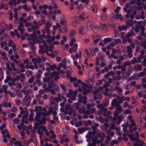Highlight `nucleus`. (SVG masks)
I'll return each instance as SVG.
<instances>
[{
	"instance_id": "ddd939ff",
	"label": "nucleus",
	"mask_w": 146,
	"mask_h": 146,
	"mask_svg": "<svg viewBox=\"0 0 146 146\" xmlns=\"http://www.w3.org/2000/svg\"><path fill=\"white\" fill-rule=\"evenodd\" d=\"M133 69L135 72L141 71L142 69V66L141 65L138 64L137 66L135 65L133 67Z\"/></svg>"
},
{
	"instance_id": "de8ad7c7",
	"label": "nucleus",
	"mask_w": 146,
	"mask_h": 146,
	"mask_svg": "<svg viewBox=\"0 0 146 146\" xmlns=\"http://www.w3.org/2000/svg\"><path fill=\"white\" fill-rule=\"evenodd\" d=\"M95 88V90H96L98 93L100 92L103 90V88L102 86H101L98 88Z\"/></svg>"
},
{
	"instance_id": "a19ab883",
	"label": "nucleus",
	"mask_w": 146,
	"mask_h": 146,
	"mask_svg": "<svg viewBox=\"0 0 146 146\" xmlns=\"http://www.w3.org/2000/svg\"><path fill=\"white\" fill-rule=\"evenodd\" d=\"M133 60H131V64H134L135 63H138V62H137V59L135 57H133Z\"/></svg>"
},
{
	"instance_id": "412c9836",
	"label": "nucleus",
	"mask_w": 146,
	"mask_h": 146,
	"mask_svg": "<svg viewBox=\"0 0 146 146\" xmlns=\"http://www.w3.org/2000/svg\"><path fill=\"white\" fill-rule=\"evenodd\" d=\"M87 130V128L84 127H82L81 128L78 129V131L80 133H82L85 131Z\"/></svg>"
},
{
	"instance_id": "6ab92c4d",
	"label": "nucleus",
	"mask_w": 146,
	"mask_h": 146,
	"mask_svg": "<svg viewBox=\"0 0 146 146\" xmlns=\"http://www.w3.org/2000/svg\"><path fill=\"white\" fill-rule=\"evenodd\" d=\"M23 9H25L26 11H31V7H27V4H25L23 6Z\"/></svg>"
},
{
	"instance_id": "b1692460",
	"label": "nucleus",
	"mask_w": 146,
	"mask_h": 146,
	"mask_svg": "<svg viewBox=\"0 0 146 146\" xmlns=\"http://www.w3.org/2000/svg\"><path fill=\"white\" fill-rule=\"evenodd\" d=\"M8 86L5 85H3L2 86V89L4 90V92L5 94H7L8 93H9V91H8L7 90Z\"/></svg>"
},
{
	"instance_id": "ea45409f",
	"label": "nucleus",
	"mask_w": 146,
	"mask_h": 146,
	"mask_svg": "<svg viewBox=\"0 0 146 146\" xmlns=\"http://www.w3.org/2000/svg\"><path fill=\"white\" fill-rule=\"evenodd\" d=\"M6 67L7 68L8 70L10 72L12 71V68L10 67V64L8 63H6Z\"/></svg>"
},
{
	"instance_id": "37998d69",
	"label": "nucleus",
	"mask_w": 146,
	"mask_h": 146,
	"mask_svg": "<svg viewBox=\"0 0 146 146\" xmlns=\"http://www.w3.org/2000/svg\"><path fill=\"white\" fill-rule=\"evenodd\" d=\"M115 130L116 133L117 135L119 136H121L122 135V133L120 132V129L118 128H116Z\"/></svg>"
},
{
	"instance_id": "1a4fd4ad",
	"label": "nucleus",
	"mask_w": 146,
	"mask_h": 146,
	"mask_svg": "<svg viewBox=\"0 0 146 146\" xmlns=\"http://www.w3.org/2000/svg\"><path fill=\"white\" fill-rule=\"evenodd\" d=\"M135 141V142L134 143V145L135 146H143L144 144L143 141H141L137 139V140Z\"/></svg>"
},
{
	"instance_id": "864d4df0",
	"label": "nucleus",
	"mask_w": 146,
	"mask_h": 146,
	"mask_svg": "<svg viewBox=\"0 0 146 146\" xmlns=\"http://www.w3.org/2000/svg\"><path fill=\"white\" fill-rule=\"evenodd\" d=\"M114 41L116 44H118V43H120L121 42V40L119 38L117 39H115L114 40Z\"/></svg>"
},
{
	"instance_id": "4468645a",
	"label": "nucleus",
	"mask_w": 146,
	"mask_h": 146,
	"mask_svg": "<svg viewBox=\"0 0 146 146\" xmlns=\"http://www.w3.org/2000/svg\"><path fill=\"white\" fill-rule=\"evenodd\" d=\"M93 22L91 21H88L87 23V27L88 29H92L93 26Z\"/></svg>"
},
{
	"instance_id": "f3484780",
	"label": "nucleus",
	"mask_w": 146,
	"mask_h": 146,
	"mask_svg": "<svg viewBox=\"0 0 146 146\" xmlns=\"http://www.w3.org/2000/svg\"><path fill=\"white\" fill-rule=\"evenodd\" d=\"M9 39V37L6 34H5L3 36L1 37L0 40L2 41L4 40H8Z\"/></svg>"
},
{
	"instance_id": "c85d7f7f",
	"label": "nucleus",
	"mask_w": 146,
	"mask_h": 146,
	"mask_svg": "<svg viewBox=\"0 0 146 146\" xmlns=\"http://www.w3.org/2000/svg\"><path fill=\"white\" fill-rule=\"evenodd\" d=\"M60 24L62 25H65L66 24V20L63 17L60 21Z\"/></svg>"
},
{
	"instance_id": "f03ea898",
	"label": "nucleus",
	"mask_w": 146,
	"mask_h": 146,
	"mask_svg": "<svg viewBox=\"0 0 146 146\" xmlns=\"http://www.w3.org/2000/svg\"><path fill=\"white\" fill-rule=\"evenodd\" d=\"M31 101V98L29 94H27L25 96L24 99L23 100L22 104L23 105L28 106L29 105Z\"/></svg>"
},
{
	"instance_id": "f704fd0d",
	"label": "nucleus",
	"mask_w": 146,
	"mask_h": 146,
	"mask_svg": "<svg viewBox=\"0 0 146 146\" xmlns=\"http://www.w3.org/2000/svg\"><path fill=\"white\" fill-rule=\"evenodd\" d=\"M41 116V115L40 113H37L36 114V117L35 118V120L36 122H37L38 121L39 119Z\"/></svg>"
},
{
	"instance_id": "2f4dec72",
	"label": "nucleus",
	"mask_w": 146,
	"mask_h": 146,
	"mask_svg": "<svg viewBox=\"0 0 146 146\" xmlns=\"http://www.w3.org/2000/svg\"><path fill=\"white\" fill-rule=\"evenodd\" d=\"M35 58H33L32 59V61L34 63V66L35 68L36 69H38V63L35 61Z\"/></svg>"
},
{
	"instance_id": "dca6fc26",
	"label": "nucleus",
	"mask_w": 146,
	"mask_h": 146,
	"mask_svg": "<svg viewBox=\"0 0 146 146\" xmlns=\"http://www.w3.org/2000/svg\"><path fill=\"white\" fill-rule=\"evenodd\" d=\"M135 35V33L133 31H129L125 36V38H128L131 36H134Z\"/></svg>"
},
{
	"instance_id": "39448f33",
	"label": "nucleus",
	"mask_w": 146,
	"mask_h": 146,
	"mask_svg": "<svg viewBox=\"0 0 146 146\" xmlns=\"http://www.w3.org/2000/svg\"><path fill=\"white\" fill-rule=\"evenodd\" d=\"M70 97L72 100H74L76 99V96L77 91L76 90L73 91L72 90H69Z\"/></svg>"
},
{
	"instance_id": "bf43d9fd",
	"label": "nucleus",
	"mask_w": 146,
	"mask_h": 146,
	"mask_svg": "<svg viewBox=\"0 0 146 146\" xmlns=\"http://www.w3.org/2000/svg\"><path fill=\"white\" fill-rule=\"evenodd\" d=\"M145 30V28L144 27H142V29H141V35L143 36L145 35L144 34V31Z\"/></svg>"
},
{
	"instance_id": "9b49d317",
	"label": "nucleus",
	"mask_w": 146,
	"mask_h": 146,
	"mask_svg": "<svg viewBox=\"0 0 146 146\" xmlns=\"http://www.w3.org/2000/svg\"><path fill=\"white\" fill-rule=\"evenodd\" d=\"M106 135L103 132H99L97 133V136L100 138L101 139H103L106 137Z\"/></svg>"
},
{
	"instance_id": "3c124183",
	"label": "nucleus",
	"mask_w": 146,
	"mask_h": 146,
	"mask_svg": "<svg viewBox=\"0 0 146 146\" xmlns=\"http://www.w3.org/2000/svg\"><path fill=\"white\" fill-rule=\"evenodd\" d=\"M131 64V63L130 61H125L123 64V65L126 67L127 65H130Z\"/></svg>"
},
{
	"instance_id": "69168bd1",
	"label": "nucleus",
	"mask_w": 146,
	"mask_h": 146,
	"mask_svg": "<svg viewBox=\"0 0 146 146\" xmlns=\"http://www.w3.org/2000/svg\"><path fill=\"white\" fill-rule=\"evenodd\" d=\"M75 34V31L74 30H71L70 31V35L72 37L74 36Z\"/></svg>"
},
{
	"instance_id": "c03bdc74",
	"label": "nucleus",
	"mask_w": 146,
	"mask_h": 146,
	"mask_svg": "<svg viewBox=\"0 0 146 146\" xmlns=\"http://www.w3.org/2000/svg\"><path fill=\"white\" fill-rule=\"evenodd\" d=\"M92 8L93 11L96 13L98 11V8L96 5H93L92 6Z\"/></svg>"
},
{
	"instance_id": "774afa93",
	"label": "nucleus",
	"mask_w": 146,
	"mask_h": 146,
	"mask_svg": "<svg viewBox=\"0 0 146 146\" xmlns=\"http://www.w3.org/2000/svg\"><path fill=\"white\" fill-rule=\"evenodd\" d=\"M45 24L46 25L45 28H46L47 29H49L50 26L51 25V24L48 23H46Z\"/></svg>"
},
{
	"instance_id": "79ce46f5",
	"label": "nucleus",
	"mask_w": 146,
	"mask_h": 146,
	"mask_svg": "<svg viewBox=\"0 0 146 146\" xmlns=\"http://www.w3.org/2000/svg\"><path fill=\"white\" fill-rule=\"evenodd\" d=\"M82 125V123L81 121H79L78 122L75 123V126L76 127L81 126Z\"/></svg>"
},
{
	"instance_id": "20e7f679",
	"label": "nucleus",
	"mask_w": 146,
	"mask_h": 146,
	"mask_svg": "<svg viewBox=\"0 0 146 146\" xmlns=\"http://www.w3.org/2000/svg\"><path fill=\"white\" fill-rule=\"evenodd\" d=\"M142 27H144L142 25L141 22L140 21H138L136 22V24L133 28V29L136 32L138 33L140 31V29H142Z\"/></svg>"
},
{
	"instance_id": "393cba45",
	"label": "nucleus",
	"mask_w": 146,
	"mask_h": 146,
	"mask_svg": "<svg viewBox=\"0 0 146 146\" xmlns=\"http://www.w3.org/2000/svg\"><path fill=\"white\" fill-rule=\"evenodd\" d=\"M90 90L89 89L86 88H83V91L82 94L83 95H86L88 93H89Z\"/></svg>"
},
{
	"instance_id": "58836bf2",
	"label": "nucleus",
	"mask_w": 146,
	"mask_h": 146,
	"mask_svg": "<svg viewBox=\"0 0 146 146\" xmlns=\"http://www.w3.org/2000/svg\"><path fill=\"white\" fill-rule=\"evenodd\" d=\"M111 138L110 136L107 135L106 137V139L105 140V142L106 144H108L109 141L111 140Z\"/></svg>"
},
{
	"instance_id": "49530a36",
	"label": "nucleus",
	"mask_w": 146,
	"mask_h": 146,
	"mask_svg": "<svg viewBox=\"0 0 146 146\" xmlns=\"http://www.w3.org/2000/svg\"><path fill=\"white\" fill-rule=\"evenodd\" d=\"M20 121V119L18 118H15L13 119L14 123L16 125L19 123Z\"/></svg>"
},
{
	"instance_id": "423d86ee",
	"label": "nucleus",
	"mask_w": 146,
	"mask_h": 146,
	"mask_svg": "<svg viewBox=\"0 0 146 146\" xmlns=\"http://www.w3.org/2000/svg\"><path fill=\"white\" fill-rule=\"evenodd\" d=\"M97 107L100 109V111L98 112L99 114H101L104 111H106V110H108L107 108H104V106L102 104H97L96 105Z\"/></svg>"
},
{
	"instance_id": "cd10ccee",
	"label": "nucleus",
	"mask_w": 146,
	"mask_h": 146,
	"mask_svg": "<svg viewBox=\"0 0 146 146\" xmlns=\"http://www.w3.org/2000/svg\"><path fill=\"white\" fill-rule=\"evenodd\" d=\"M85 110L86 108L82 106L80 108L79 110L78 111L80 113H85Z\"/></svg>"
},
{
	"instance_id": "e2e57ef3",
	"label": "nucleus",
	"mask_w": 146,
	"mask_h": 146,
	"mask_svg": "<svg viewBox=\"0 0 146 146\" xmlns=\"http://www.w3.org/2000/svg\"><path fill=\"white\" fill-rule=\"evenodd\" d=\"M115 89L116 90H118L120 92H122V90L121 88L119 87L116 86L115 87Z\"/></svg>"
},
{
	"instance_id": "c756f323",
	"label": "nucleus",
	"mask_w": 146,
	"mask_h": 146,
	"mask_svg": "<svg viewBox=\"0 0 146 146\" xmlns=\"http://www.w3.org/2000/svg\"><path fill=\"white\" fill-rule=\"evenodd\" d=\"M113 39L111 38H105L104 40V42L105 44H106L108 42H110Z\"/></svg>"
},
{
	"instance_id": "bb28decb",
	"label": "nucleus",
	"mask_w": 146,
	"mask_h": 146,
	"mask_svg": "<svg viewBox=\"0 0 146 146\" xmlns=\"http://www.w3.org/2000/svg\"><path fill=\"white\" fill-rule=\"evenodd\" d=\"M127 135L131 141H135L137 140V138L135 137H134L133 134L130 135L128 133Z\"/></svg>"
},
{
	"instance_id": "e433bc0d",
	"label": "nucleus",
	"mask_w": 146,
	"mask_h": 146,
	"mask_svg": "<svg viewBox=\"0 0 146 146\" xmlns=\"http://www.w3.org/2000/svg\"><path fill=\"white\" fill-rule=\"evenodd\" d=\"M69 80L70 82L71 83H73L74 82L76 81L77 79L76 77H70L69 78Z\"/></svg>"
},
{
	"instance_id": "603ef678",
	"label": "nucleus",
	"mask_w": 146,
	"mask_h": 146,
	"mask_svg": "<svg viewBox=\"0 0 146 146\" xmlns=\"http://www.w3.org/2000/svg\"><path fill=\"white\" fill-rule=\"evenodd\" d=\"M138 75L139 77H142L145 76L146 75V73L144 71H143L142 72H140Z\"/></svg>"
},
{
	"instance_id": "052dcab7",
	"label": "nucleus",
	"mask_w": 146,
	"mask_h": 146,
	"mask_svg": "<svg viewBox=\"0 0 146 146\" xmlns=\"http://www.w3.org/2000/svg\"><path fill=\"white\" fill-rule=\"evenodd\" d=\"M8 40H9L8 46L9 47H11L12 46V45L13 44V41L12 40L10 39V38Z\"/></svg>"
},
{
	"instance_id": "a878e982",
	"label": "nucleus",
	"mask_w": 146,
	"mask_h": 146,
	"mask_svg": "<svg viewBox=\"0 0 146 146\" xmlns=\"http://www.w3.org/2000/svg\"><path fill=\"white\" fill-rule=\"evenodd\" d=\"M18 73L20 74V81L21 82H23L25 79V75L22 73H20L19 72H18Z\"/></svg>"
},
{
	"instance_id": "8fccbe9b",
	"label": "nucleus",
	"mask_w": 146,
	"mask_h": 146,
	"mask_svg": "<svg viewBox=\"0 0 146 146\" xmlns=\"http://www.w3.org/2000/svg\"><path fill=\"white\" fill-rule=\"evenodd\" d=\"M85 57L86 58H88L89 57V54L88 52V50L86 49L85 50Z\"/></svg>"
},
{
	"instance_id": "9d476101",
	"label": "nucleus",
	"mask_w": 146,
	"mask_h": 146,
	"mask_svg": "<svg viewBox=\"0 0 146 146\" xmlns=\"http://www.w3.org/2000/svg\"><path fill=\"white\" fill-rule=\"evenodd\" d=\"M24 27V26L23 24L22 23H21L17 27L18 30L20 31L21 33L22 34H23L25 31V30L23 28Z\"/></svg>"
},
{
	"instance_id": "c9c22d12",
	"label": "nucleus",
	"mask_w": 146,
	"mask_h": 146,
	"mask_svg": "<svg viewBox=\"0 0 146 146\" xmlns=\"http://www.w3.org/2000/svg\"><path fill=\"white\" fill-rule=\"evenodd\" d=\"M116 128L118 127H116V126L115 123H112L111 124L110 126V129L113 130H116Z\"/></svg>"
},
{
	"instance_id": "aec40b11",
	"label": "nucleus",
	"mask_w": 146,
	"mask_h": 146,
	"mask_svg": "<svg viewBox=\"0 0 146 146\" xmlns=\"http://www.w3.org/2000/svg\"><path fill=\"white\" fill-rule=\"evenodd\" d=\"M29 111L30 112V113L29 115V120L31 121H33V116L34 115V113H33V110L32 109H30Z\"/></svg>"
},
{
	"instance_id": "5701e85b",
	"label": "nucleus",
	"mask_w": 146,
	"mask_h": 146,
	"mask_svg": "<svg viewBox=\"0 0 146 146\" xmlns=\"http://www.w3.org/2000/svg\"><path fill=\"white\" fill-rule=\"evenodd\" d=\"M119 59L122 61L127 58V54H123L122 55L119 56Z\"/></svg>"
},
{
	"instance_id": "5fc2aeb1",
	"label": "nucleus",
	"mask_w": 146,
	"mask_h": 146,
	"mask_svg": "<svg viewBox=\"0 0 146 146\" xmlns=\"http://www.w3.org/2000/svg\"><path fill=\"white\" fill-rule=\"evenodd\" d=\"M93 31L95 33L97 32L99 30V28L98 27H94L92 29Z\"/></svg>"
},
{
	"instance_id": "473e14b6",
	"label": "nucleus",
	"mask_w": 146,
	"mask_h": 146,
	"mask_svg": "<svg viewBox=\"0 0 146 146\" xmlns=\"http://www.w3.org/2000/svg\"><path fill=\"white\" fill-rule=\"evenodd\" d=\"M121 117H123V116L121 115L120 116L118 115L117 116H114L113 117V119H114L115 121H116V118L117 117L118 121H121L122 120Z\"/></svg>"
},
{
	"instance_id": "4c0bfd02",
	"label": "nucleus",
	"mask_w": 146,
	"mask_h": 146,
	"mask_svg": "<svg viewBox=\"0 0 146 146\" xmlns=\"http://www.w3.org/2000/svg\"><path fill=\"white\" fill-rule=\"evenodd\" d=\"M3 106L5 107L6 108L7 107H11V104L10 102L9 103H6L5 102L3 104Z\"/></svg>"
},
{
	"instance_id": "2eb2a0df",
	"label": "nucleus",
	"mask_w": 146,
	"mask_h": 146,
	"mask_svg": "<svg viewBox=\"0 0 146 146\" xmlns=\"http://www.w3.org/2000/svg\"><path fill=\"white\" fill-rule=\"evenodd\" d=\"M68 30L67 27L66 26H65L64 27L59 29L58 31L60 32L65 34L67 33Z\"/></svg>"
},
{
	"instance_id": "72a5a7b5",
	"label": "nucleus",
	"mask_w": 146,
	"mask_h": 146,
	"mask_svg": "<svg viewBox=\"0 0 146 146\" xmlns=\"http://www.w3.org/2000/svg\"><path fill=\"white\" fill-rule=\"evenodd\" d=\"M16 140V139L14 137H12L11 139H9L10 145H13L14 144V142Z\"/></svg>"
},
{
	"instance_id": "4d7b16f0",
	"label": "nucleus",
	"mask_w": 146,
	"mask_h": 146,
	"mask_svg": "<svg viewBox=\"0 0 146 146\" xmlns=\"http://www.w3.org/2000/svg\"><path fill=\"white\" fill-rule=\"evenodd\" d=\"M100 27L103 30H105L107 28V26L102 24L100 25Z\"/></svg>"
},
{
	"instance_id": "f257e3e1",
	"label": "nucleus",
	"mask_w": 146,
	"mask_h": 146,
	"mask_svg": "<svg viewBox=\"0 0 146 146\" xmlns=\"http://www.w3.org/2000/svg\"><path fill=\"white\" fill-rule=\"evenodd\" d=\"M61 107L60 109L61 111L64 112L66 115L68 114V111H73V108L71 107V105L70 104H65L64 106H63V107Z\"/></svg>"
},
{
	"instance_id": "6e6552de",
	"label": "nucleus",
	"mask_w": 146,
	"mask_h": 146,
	"mask_svg": "<svg viewBox=\"0 0 146 146\" xmlns=\"http://www.w3.org/2000/svg\"><path fill=\"white\" fill-rule=\"evenodd\" d=\"M126 48L128 56L129 58H131L133 56V54L132 53V51L131 48L130 46H127Z\"/></svg>"
},
{
	"instance_id": "6e6d98bb",
	"label": "nucleus",
	"mask_w": 146,
	"mask_h": 146,
	"mask_svg": "<svg viewBox=\"0 0 146 146\" xmlns=\"http://www.w3.org/2000/svg\"><path fill=\"white\" fill-rule=\"evenodd\" d=\"M82 103V102H78L76 103V105L75 106V108H76L78 110V109L80 108V106L81 105V103Z\"/></svg>"
},
{
	"instance_id": "13d9d810",
	"label": "nucleus",
	"mask_w": 146,
	"mask_h": 146,
	"mask_svg": "<svg viewBox=\"0 0 146 146\" xmlns=\"http://www.w3.org/2000/svg\"><path fill=\"white\" fill-rule=\"evenodd\" d=\"M33 72L30 70H27L26 72V74L27 76H30L32 75Z\"/></svg>"
},
{
	"instance_id": "a18cd8bd",
	"label": "nucleus",
	"mask_w": 146,
	"mask_h": 146,
	"mask_svg": "<svg viewBox=\"0 0 146 146\" xmlns=\"http://www.w3.org/2000/svg\"><path fill=\"white\" fill-rule=\"evenodd\" d=\"M42 120H40L39 121L40 123L41 124H44L45 123L46 121V118L44 117H42Z\"/></svg>"
},
{
	"instance_id": "338daca9",
	"label": "nucleus",
	"mask_w": 146,
	"mask_h": 146,
	"mask_svg": "<svg viewBox=\"0 0 146 146\" xmlns=\"http://www.w3.org/2000/svg\"><path fill=\"white\" fill-rule=\"evenodd\" d=\"M34 80V77L33 76H32L31 78L29 79L28 80V82L30 83H32Z\"/></svg>"
},
{
	"instance_id": "a211bd4d",
	"label": "nucleus",
	"mask_w": 146,
	"mask_h": 146,
	"mask_svg": "<svg viewBox=\"0 0 146 146\" xmlns=\"http://www.w3.org/2000/svg\"><path fill=\"white\" fill-rule=\"evenodd\" d=\"M79 33L81 35H83L86 33V32L85 31L84 28L82 27H80L79 29Z\"/></svg>"
},
{
	"instance_id": "680f3d73",
	"label": "nucleus",
	"mask_w": 146,
	"mask_h": 146,
	"mask_svg": "<svg viewBox=\"0 0 146 146\" xmlns=\"http://www.w3.org/2000/svg\"><path fill=\"white\" fill-rule=\"evenodd\" d=\"M101 18L102 20L105 21L106 19V16L105 14H103L101 16Z\"/></svg>"
},
{
	"instance_id": "09e8293b",
	"label": "nucleus",
	"mask_w": 146,
	"mask_h": 146,
	"mask_svg": "<svg viewBox=\"0 0 146 146\" xmlns=\"http://www.w3.org/2000/svg\"><path fill=\"white\" fill-rule=\"evenodd\" d=\"M28 116V113H26L23 116V118L21 119V121L22 122H24V119L26 118Z\"/></svg>"
},
{
	"instance_id": "4be33fe9",
	"label": "nucleus",
	"mask_w": 146,
	"mask_h": 146,
	"mask_svg": "<svg viewBox=\"0 0 146 146\" xmlns=\"http://www.w3.org/2000/svg\"><path fill=\"white\" fill-rule=\"evenodd\" d=\"M62 99H63V102H61L60 103V106L63 107V106H64L65 104H66V103L67 102V99H66V98L65 97H64V96L62 97Z\"/></svg>"
},
{
	"instance_id": "0e129e2a",
	"label": "nucleus",
	"mask_w": 146,
	"mask_h": 146,
	"mask_svg": "<svg viewBox=\"0 0 146 146\" xmlns=\"http://www.w3.org/2000/svg\"><path fill=\"white\" fill-rule=\"evenodd\" d=\"M31 27L32 28V29L33 30V31H35V29H38L39 28V26H34V25H32L31 26Z\"/></svg>"
},
{
	"instance_id": "7ed1b4c3",
	"label": "nucleus",
	"mask_w": 146,
	"mask_h": 146,
	"mask_svg": "<svg viewBox=\"0 0 146 146\" xmlns=\"http://www.w3.org/2000/svg\"><path fill=\"white\" fill-rule=\"evenodd\" d=\"M78 102H82L84 104H85L87 102V97L86 96H82L81 94L80 93L78 95Z\"/></svg>"
},
{
	"instance_id": "0eeeda50",
	"label": "nucleus",
	"mask_w": 146,
	"mask_h": 146,
	"mask_svg": "<svg viewBox=\"0 0 146 146\" xmlns=\"http://www.w3.org/2000/svg\"><path fill=\"white\" fill-rule=\"evenodd\" d=\"M122 111V108L121 106L116 107L115 110L114 112V115L115 116H117L121 113Z\"/></svg>"
},
{
	"instance_id": "7c9ffc66",
	"label": "nucleus",
	"mask_w": 146,
	"mask_h": 146,
	"mask_svg": "<svg viewBox=\"0 0 146 146\" xmlns=\"http://www.w3.org/2000/svg\"><path fill=\"white\" fill-rule=\"evenodd\" d=\"M115 16L116 17V19L117 20H118V19H119L120 20H122L123 19L122 15L121 14H115Z\"/></svg>"
},
{
	"instance_id": "f8f14e48",
	"label": "nucleus",
	"mask_w": 146,
	"mask_h": 146,
	"mask_svg": "<svg viewBox=\"0 0 146 146\" xmlns=\"http://www.w3.org/2000/svg\"><path fill=\"white\" fill-rule=\"evenodd\" d=\"M111 105L113 107H114L116 106V107H117L120 106L119 104L117 102L116 99L114 98L113 99L112 102L111 103Z\"/></svg>"
}]
</instances>
